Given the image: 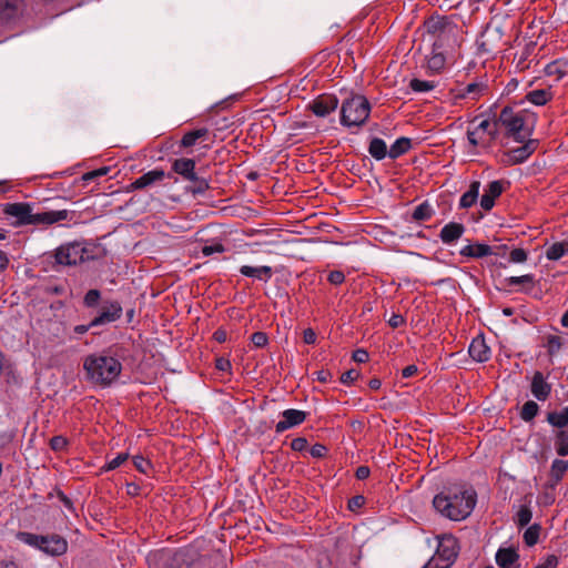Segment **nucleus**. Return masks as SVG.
Wrapping results in <instances>:
<instances>
[{
  "label": "nucleus",
  "instance_id": "6e6d98bb",
  "mask_svg": "<svg viewBox=\"0 0 568 568\" xmlns=\"http://www.w3.org/2000/svg\"><path fill=\"white\" fill-rule=\"evenodd\" d=\"M225 251V247L221 243H215L213 245H204L202 247V254L204 256H210L213 253H223Z\"/></svg>",
  "mask_w": 568,
  "mask_h": 568
},
{
  "label": "nucleus",
  "instance_id": "f03ea898",
  "mask_svg": "<svg viewBox=\"0 0 568 568\" xmlns=\"http://www.w3.org/2000/svg\"><path fill=\"white\" fill-rule=\"evenodd\" d=\"M83 369L89 382L108 387L120 376L122 364L114 356L102 352L88 355L83 361Z\"/></svg>",
  "mask_w": 568,
  "mask_h": 568
},
{
  "label": "nucleus",
  "instance_id": "7c9ffc66",
  "mask_svg": "<svg viewBox=\"0 0 568 568\" xmlns=\"http://www.w3.org/2000/svg\"><path fill=\"white\" fill-rule=\"evenodd\" d=\"M479 189H480V182L479 181H473L469 185L468 191H466L459 200V207L460 209H469L478 200L479 195Z\"/></svg>",
  "mask_w": 568,
  "mask_h": 568
},
{
  "label": "nucleus",
  "instance_id": "1a4fd4ad",
  "mask_svg": "<svg viewBox=\"0 0 568 568\" xmlns=\"http://www.w3.org/2000/svg\"><path fill=\"white\" fill-rule=\"evenodd\" d=\"M122 306L118 301L105 302L99 314L91 321V326H101L121 318Z\"/></svg>",
  "mask_w": 568,
  "mask_h": 568
},
{
  "label": "nucleus",
  "instance_id": "ea45409f",
  "mask_svg": "<svg viewBox=\"0 0 568 568\" xmlns=\"http://www.w3.org/2000/svg\"><path fill=\"white\" fill-rule=\"evenodd\" d=\"M538 412V404L534 400H527L521 407L520 418L527 423L531 422L537 416Z\"/></svg>",
  "mask_w": 568,
  "mask_h": 568
},
{
  "label": "nucleus",
  "instance_id": "680f3d73",
  "mask_svg": "<svg viewBox=\"0 0 568 568\" xmlns=\"http://www.w3.org/2000/svg\"><path fill=\"white\" fill-rule=\"evenodd\" d=\"M307 447V439L304 437H296L291 442V448L295 452H303Z\"/></svg>",
  "mask_w": 568,
  "mask_h": 568
},
{
  "label": "nucleus",
  "instance_id": "de8ad7c7",
  "mask_svg": "<svg viewBox=\"0 0 568 568\" xmlns=\"http://www.w3.org/2000/svg\"><path fill=\"white\" fill-rule=\"evenodd\" d=\"M109 172H110V168L109 166H102L100 169H97V170H93V171L84 173L81 176V180L83 181V183H88V182L93 181V180H95L98 178L106 175Z\"/></svg>",
  "mask_w": 568,
  "mask_h": 568
},
{
  "label": "nucleus",
  "instance_id": "f704fd0d",
  "mask_svg": "<svg viewBox=\"0 0 568 568\" xmlns=\"http://www.w3.org/2000/svg\"><path fill=\"white\" fill-rule=\"evenodd\" d=\"M412 148V141L409 138L402 136L397 139L389 148L388 156L393 160L407 153Z\"/></svg>",
  "mask_w": 568,
  "mask_h": 568
},
{
  "label": "nucleus",
  "instance_id": "7ed1b4c3",
  "mask_svg": "<svg viewBox=\"0 0 568 568\" xmlns=\"http://www.w3.org/2000/svg\"><path fill=\"white\" fill-rule=\"evenodd\" d=\"M371 113V104L368 100L361 94L352 95L346 99L341 108V123L344 126L363 125Z\"/></svg>",
  "mask_w": 568,
  "mask_h": 568
},
{
  "label": "nucleus",
  "instance_id": "bf43d9fd",
  "mask_svg": "<svg viewBox=\"0 0 568 568\" xmlns=\"http://www.w3.org/2000/svg\"><path fill=\"white\" fill-rule=\"evenodd\" d=\"M359 376V372L356 371V369H349V371H346L342 374L341 376V382L343 384H352L353 382H355Z\"/></svg>",
  "mask_w": 568,
  "mask_h": 568
},
{
  "label": "nucleus",
  "instance_id": "aec40b11",
  "mask_svg": "<svg viewBox=\"0 0 568 568\" xmlns=\"http://www.w3.org/2000/svg\"><path fill=\"white\" fill-rule=\"evenodd\" d=\"M164 178H165V172L163 170L155 169V170L149 171V172L144 173L143 175H141L140 178H138L135 181H133L130 184L129 190L133 191V190L145 189L156 182L162 181Z\"/></svg>",
  "mask_w": 568,
  "mask_h": 568
},
{
  "label": "nucleus",
  "instance_id": "ddd939ff",
  "mask_svg": "<svg viewBox=\"0 0 568 568\" xmlns=\"http://www.w3.org/2000/svg\"><path fill=\"white\" fill-rule=\"evenodd\" d=\"M338 99L335 95L323 94L310 103V110L317 116L324 118L336 110Z\"/></svg>",
  "mask_w": 568,
  "mask_h": 568
},
{
  "label": "nucleus",
  "instance_id": "9b49d317",
  "mask_svg": "<svg viewBox=\"0 0 568 568\" xmlns=\"http://www.w3.org/2000/svg\"><path fill=\"white\" fill-rule=\"evenodd\" d=\"M509 182L496 180L491 181L484 189V194L480 197V206L484 211L489 212L494 205L495 200L498 199L503 192L505 191V185H508Z\"/></svg>",
  "mask_w": 568,
  "mask_h": 568
},
{
  "label": "nucleus",
  "instance_id": "a878e982",
  "mask_svg": "<svg viewBox=\"0 0 568 568\" xmlns=\"http://www.w3.org/2000/svg\"><path fill=\"white\" fill-rule=\"evenodd\" d=\"M493 253H497L496 248L483 243L469 244L460 250V255L474 258L488 256Z\"/></svg>",
  "mask_w": 568,
  "mask_h": 568
},
{
  "label": "nucleus",
  "instance_id": "e433bc0d",
  "mask_svg": "<svg viewBox=\"0 0 568 568\" xmlns=\"http://www.w3.org/2000/svg\"><path fill=\"white\" fill-rule=\"evenodd\" d=\"M568 254V241L556 242L546 251V257L549 261H558Z\"/></svg>",
  "mask_w": 568,
  "mask_h": 568
},
{
  "label": "nucleus",
  "instance_id": "5fc2aeb1",
  "mask_svg": "<svg viewBox=\"0 0 568 568\" xmlns=\"http://www.w3.org/2000/svg\"><path fill=\"white\" fill-rule=\"evenodd\" d=\"M450 566L443 561L437 555L434 556L422 568H449Z\"/></svg>",
  "mask_w": 568,
  "mask_h": 568
},
{
  "label": "nucleus",
  "instance_id": "e2e57ef3",
  "mask_svg": "<svg viewBox=\"0 0 568 568\" xmlns=\"http://www.w3.org/2000/svg\"><path fill=\"white\" fill-rule=\"evenodd\" d=\"M327 448L322 444H315L311 447L310 454L315 458H322L326 455Z\"/></svg>",
  "mask_w": 568,
  "mask_h": 568
},
{
  "label": "nucleus",
  "instance_id": "a18cd8bd",
  "mask_svg": "<svg viewBox=\"0 0 568 568\" xmlns=\"http://www.w3.org/2000/svg\"><path fill=\"white\" fill-rule=\"evenodd\" d=\"M50 448L53 450V452H57V453H60V452H63L67 449L68 445H69V440L68 438H65L64 436L62 435H58V436H53L51 439H50Z\"/></svg>",
  "mask_w": 568,
  "mask_h": 568
},
{
  "label": "nucleus",
  "instance_id": "393cba45",
  "mask_svg": "<svg viewBox=\"0 0 568 568\" xmlns=\"http://www.w3.org/2000/svg\"><path fill=\"white\" fill-rule=\"evenodd\" d=\"M445 47L436 48L435 44L432 45V52L427 57L426 67L429 71L434 73H439L446 64V57L444 52Z\"/></svg>",
  "mask_w": 568,
  "mask_h": 568
},
{
  "label": "nucleus",
  "instance_id": "58836bf2",
  "mask_svg": "<svg viewBox=\"0 0 568 568\" xmlns=\"http://www.w3.org/2000/svg\"><path fill=\"white\" fill-rule=\"evenodd\" d=\"M433 215L434 210L427 201L417 205L413 212V219L415 221H428Z\"/></svg>",
  "mask_w": 568,
  "mask_h": 568
},
{
  "label": "nucleus",
  "instance_id": "412c9836",
  "mask_svg": "<svg viewBox=\"0 0 568 568\" xmlns=\"http://www.w3.org/2000/svg\"><path fill=\"white\" fill-rule=\"evenodd\" d=\"M464 232L465 226L462 223L450 222L440 230L439 237L443 243L452 245L463 236Z\"/></svg>",
  "mask_w": 568,
  "mask_h": 568
},
{
  "label": "nucleus",
  "instance_id": "37998d69",
  "mask_svg": "<svg viewBox=\"0 0 568 568\" xmlns=\"http://www.w3.org/2000/svg\"><path fill=\"white\" fill-rule=\"evenodd\" d=\"M409 88L414 92H428L435 88V83L433 81H425L419 79H412L409 82Z\"/></svg>",
  "mask_w": 568,
  "mask_h": 568
},
{
  "label": "nucleus",
  "instance_id": "b1692460",
  "mask_svg": "<svg viewBox=\"0 0 568 568\" xmlns=\"http://www.w3.org/2000/svg\"><path fill=\"white\" fill-rule=\"evenodd\" d=\"M537 144V140L529 139L524 145L510 150L509 156L513 163L525 162L535 152Z\"/></svg>",
  "mask_w": 568,
  "mask_h": 568
},
{
  "label": "nucleus",
  "instance_id": "f257e3e1",
  "mask_svg": "<svg viewBox=\"0 0 568 568\" xmlns=\"http://www.w3.org/2000/svg\"><path fill=\"white\" fill-rule=\"evenodd\" d=\"M477 494L473 488H449L435 495L433 507L443 517L459 521L466 519L474 510Z\"/></svg>",
  "mask_w": 568,
  "mask_h": 568
},
{
  "label": "nucleus",
  "instance_id": "39448f33",
  "mask_svg": "<svg viewBox=\"0 0 568 568\" xmlns=\"http://www.w3.org/2000/svg\"><path fill=\"white\" fill-rule=\"evenodd\" d=\"M500 125L505 128L506 135L517 142H525L530 131L525 129V118L521 113L515 112L510 106H505L498 116Z\"/></svg>",
  "mask_w": 568,
  "mask_h": 568
},
{
  "label": "nucleus",
  "instance_id": "bb28decb",
  "mask_svg": "<svg viewBox=\"0 0 568 568\" xmlns=\"http://www.w3.org/2000/svg\"><path fill=\"white\" fill-rule=\"evenodd\" d=\"M190 184L185 187L186 192L196 195L204 194L210 189V181L203 176L197 175L196 171L192 178L185 180Z\"/></svg>",
  "mask_w": 568,
  "mask_h": 568
},
{
  "label": "nucleus",
  "instance_id": "c9c22d12",
  "mask_svg": "<svg viewBox=\"0 0 568 568\" xmlns=\"http://www.w3.org/2000/svg\"><path fill=\"white\" fill-rule=\"evenodd\" d=\"M369 154L377 161H381L388 155L387 145L385 141L381 138H373L369 146H368Z\"/></svg>",
  "mask_w": 568,
  "mask_h": 568
},
{
  "label": "nucleus",
  "instance_id": "9d476101",
  "mask_svg": "<svg viewBox=\"0 0 568 568\" xmlns=\"http://www.w3.org/2000/svg\"><path fill=\"white\" fill-rule=\"evenodd\" d=\"M435 555L442 558L447 565L452 566L458 555L457 539L452 535L443 536L438 541Z\"/></svg>",
  "mask_w": 568,
  "mask_h": 568
},
{
  "label": "nucleus",
  "instance_id": "20e7f679",
  "mask_svg": "<svg viewBox=\"0 0 568 568\" xmlns=\"http://www.w3.org/2000/svg\"><path fill=\"white\" fill-rule=\"evenodd\" d=\"M17 538L34 548H38L50 556H62L68 550V541L59 535H36L32 532L20 531Z\"/></svg>",
  "mask_w": 568,
  "mask_h": 568
},
{
  "label": "nucleus",
  "instance_id": "0eeeda50",
  "mask_svg": "<svg viewBox=\"0 0 568 568\" xmlns=\"http://www.w3.org/2000/svg\"><path fill=\"white\" fill-rule=\"evenodd\" d=\"M3 213L14 217V225L17 226L36 224V213L32 212V205L30 203H7L3 206Z\"/></svg>",
  "mask_w": 568,
  "mask_h": 568
},
{
  "label": "nucleus",
  "instance_id": "69168bd1",
  "mask_svg": "<svg viewBox=\"0 0 568 568\" xmlns=\"http://www.w3.org/2000/svg\"><path fill=\"white\" fill-rule=\"evenodd\" d=\"M500 125V122L498 119L494 122H491V128L487 131V140H489V144L496 140L498 136V126Z\"/></svg>",
  "mask_w": 568,
  "mask_h": 568
},
{
  "label": "nucleus",
  "instance_id": "dca6fc26",
  "mask_svg": "<svg viewBox=\"0 0 568 568\" xmlns=\"http://www.w3.org/2000/svg\"><path fill=\"white\" fill-rule=\"evenodd\" d=\"M196 171V162L191 158H176L171 161V172L168 178H172L171 173L179 175L183 181L192 178Z\"/></svg>",
  "mask_w": 568,
  "mask_h": 568
},
{
  "label": "nucleus",
  "instance_id": "cd10ccee",
  "mask_svg": "<svg viewBox=\"0 0 568 568\" xmlns=\"http://www.w3.org/2000/svg\"><path fill=\"white\" fill-rule=\"evenodd\" d=\"M209 134L210 131L206 128H200L196 130L189 131L182 136L180 141V146L185 149L191 148L196 143L204 141L209 136Z\"/></svg>",
  "mask_w": 568,
  "mask_h": 568
},
{
  "label": "nucleus",
  "instance_id": "a211bd4d",
  "mask_svg": "<svg viewBox=\"0 0 568 568\" xmlns=\"http://www.w3.org/2000/svg\"><path fill=\"white\" fill-rule=\"evenodd\" d=\"M491 128V122L489 120H483L474 130L467 131V138L470 145L474 148L489 146V140H487V131Z\"/></svg>",
  "mask_w": 568,
  "mask_h": 568
},
{
  "label": "nucleus",
  "instance_id": "2eb2a0df",
  "mask_svg": "<svg viewBox=\"0 0 568 568\" xmlns=\"http://www.w3.org/2000/svg\"><path fill=\"white\" fill-rule=\"evenodd\" d=\"M551 389V384L546 381L544 374L540 371H536L530 383L532 396L540 402H545L550 396Z\"/></svg>",
  "mask_w": 568,
  "mask_h": 568
},
{
  "label": "nucleus",
  "instance_id": "864d4df0",
  "mask_svg": "<svg viewBox=\"0 0 568 568\" xmlns=\"http://www.w3.org/2000/svg\"><path fill=\"white\" fill-rule=\"evenodd\" d=\"M485 90V85L483 83H469L465 88V94L473 95V99H476Z\"/></svg>",
  "mask_w": 568,
  "mask_h": 568
},
{
  "label": "nucleus",
  "instance_id": "5701e85b",
  "mask_svg": "<svg viewBox=\"0 0 568 568\" xmlns=\"http://www.w3.org/2000/svg\"><path fill=\"white\" fill-rule=\"evenodd\" d=\"M519 555L514 548H499L496 562L500 568H518Z\"/></svg>",
  "mask_w": 568,
  "mask_h": 568
},
{
  "label": "nucleus",
  "instance_id": "338daca9",
  "mask_svg": "<svg viewBox=\"0 0 568 568\" xmlns=\"http://www.w3.org/2000/svg\"><path fill=\"white\" fill-rule=\"evenodd\" d=\"M316 375V379L321 383H328L332 381L333 375L327 369H321L314 373Z\"/></svg>",
  "mask_w": 568,
  "mask_h": 568
},
{
  "label": "nucleus",
  "instance_id": "774afa93",
  "mask_svg": "<svg viewBox=\"0 0 568 568\" xmlns=\"http://www.w3.org/2000/svg\"><path fill=\"white\" fill-rule=\"evenodd\" d=\"M388 324L392 328H397L405 324V318L400 314H393L388 320Z\"/></svg>",
  "mask_w": 568,
  "mask_h": 568
},
{
  "label": "nucleus",
  "instance_id": "423d86ee",
  "mask_svg": "<svg viewBox=\"0 0 568 568\" xmlns=\"http://www.w3.org/2000/svg\"><path fill=\"white\" fill-rule=\"evenodd\" d=\"M426 32L434 38L436 48L445 47L448 38L454 34L456 26L446 17L432 16L424 22Z\"/></svg>",
  "mask_w": 568,
  "mask_h": 568
},
{
  "label": "nucleus",
  "instance_id": "603ef678",
  "mask_svg": "<svg viewBox=\"0 0 568 568\" xmlns=\"http://www.w3.org/2000/svg\"><path fill=\"white\" fill-rule=\"evenodd\" d=\"M251 342L254 344V346L262 348L266 346L268 337L264 332H255L251 336Z\"/></svg>",
  "mask_w": 568,
  "mask_h": 568
},
{
  "label": "nucleus",
  "instance_id": "c756f323",
  "mask_svg": "<svg viewBox=\"0 0 568 568\" xmlns=\"http://www.w3.org/2000/svg\"><path fill=\"white\" fill-rule=\"evenodd\" d=\"M554 92L550 87L546 89H535L526 94V100L535 105H545L552 100Z\"/></svg>",
  "mask_w": 568,
  "mask_h": 568
},
{
  "label": "nucleus",
  "instance_id": "6ab92c4d",
  "mask_svg": "<svg viewBox=\"0 0 568 568\" xmlns=\"http://www.w3.org/2000/svg\"><path fill=\"white\" fill-rule=\"evenodd\" d=\"M468 353L469 356L478 363H485L489 361L491 356L490 348L483 336H477L471 341Z\"/></svg>",
  "mask_w": 568,
  "mask_h": 568
},
{
  "label": "nucleus",
  "instance_id": "4c0bfd02",
  "mask_svg": "<svg viewBox=\"0 0 568 568\" xmlns=\"http://www.w3.org/2000/svg\"><path fill=\"white\" fill-rule=\"evenodd\" d=\"M506 283L508 286L523 285L524 286L523 290L525 292H529L535 284V277L532 274H525L521 276H510V277L506 278Z\"/></svg>",
  "mask_w": 568,
  "mask_h": 568
},
{
  "label": "nucleus",
  "instance_id": "473e14b6",
  "mask_svg": "<svg viewBox=\"0 0 568 568\" xmlns=\"http://www.w3.org/2000/svg\"><path fill=\"white\" fill-rule=\"evenodd\" d=\"M554 446L558 456H568V428L557 429L554 433Z\"/></svg>",
  "mask_w": 568,
  "mask_h": 568
},
{
  "label": "nucleus",
  "instance_id": "4d7b16f0",
  "mask_svg": "<svg viewBox=\"0 0 568 568\" xmlns=\"http://www.w3.org/2000/svg\"><path fill=\"white\" fill-rule=\"evenodd\" d=\"M559 560L556 555H548L541 564L535 566L534 568H557Z\"/></svg>",
  "mask_w": 568,
  "mask_h": 568
},
{
  "label": "nucleus",
  "instance_id": "72a5a7b5",
  "mask_svg": "<svg viewBox=\"0 0 568 568\" xmlns=\"http://www.w3.org/2000/svg\"><path fill=\"white\" fill-rule=\"evenodd\" d=\"M545 73L548 77H555L556 80H560L562 77L568 74V61L555 60L548 63L545 68Z\"/></svg>",
  "mask_w": 568,
  "mask_h": 568
},
{
  "label": "nucleus",
  "instance_id": "a19ab883",
  "mask_svg": "<svg viewBox=\"0 0 568 568\" xmlns=\"http://www.w3.org/2000/svg\"><path fill=\"white\" fill-rule=\"evenodd\" d=\"M540 529L541 527L538 524L528 527L523 536L524 542L529 547L535 546L538 542Z\"/></svg>",
  "mask_w": 568,
  "mask_h": 568
},
{
  "label": "nucleus",
  "instance_id": "0e129e2a",
  "mask_svg": "<svg viewBox=\"0 0 568 568\" xmlns=\"http://www.w3.org/2000/svg\"><path fill=\"white\" fill-rule=\"evenodd\" d=\"M368 353L366 349L364 348H358L356 349L353 355H352V358L356 362V363H366L368 361Z\"/></svg>",
  "mask_w": 568,
  "mask_h": 568
},
{
  "label": "nucleus",
  "instance_id": "f8f14e48",
  "mask_svg": "<svg viewBox=\"0 0 568 568\" xmlns=\"http://www.w3.org/2000/svg\"><path fill=\"white\" fill-rule=\"evenodd\" d=\"M75 216V212L68 210H55L36 213L34 225H53L64 221H72Z\"/></svg>",
  "mask_w": 568,
  "mask_h": 568
},
{
  "label": "nucleus",
  "instance_id": "79ce46f5",
  "mask_svg": "<svg viewBox=\"0 0 568 568\" xmlns=\"http://www.w3.org/2000/svg\"><path fill=\"white\" fill-rule=\"evenodd\" d=\"M531 517H532V513H531L529 506L523 505L516 514L515 521L518 527H525L530 523Z\"/></svg>",
  "mask_w": 568,
  "mask_h": 568
},
{
  "label": "nucleus",
  "instance_id": "c85d7f7f",
  "mask_svg": "<svg viewBox=\"0 0 568 568\" xmlns=\"http://www.w3.org/2000/svg\"><path fill=\"white\" fill-rule=\"evenodd\" d=\"M547 423L556 429L568 428V406L560 410L549 412L546 416Z\"/></svg>",
  "mask_w": 568,
  "mask_h": 568
},
{
  "label": "nucleus",
  "instance_id": "6e6552de",
  "mask_svg": "<svg viewBox=\"0 0 568 568\" xmlns=\"http://www.w3.org/2000/svg\"><path fill=\"white\" fill-rule=\"evenodd\" d=\"M84 248L79 243H68L61 245L55 251V261L61 265H75L83 261Z\"/></svg>",
  "mask_w": 568,
  "mask_h": 568
},
{
  "label": "nucleus",
  "instance_id": "49530a36",
  "mask_svg": "<svg viewBox=\"0 0 568 568\" xmlns=\"http://www.w3.org/2000/svg\"><path fill=\"white\" fill-rule=\"evenodd\" d=\"M528 260V253L526 250L517 247L509 252V262L514 264H521Z\"/></svg>",
  "mask_w": 568,
  "mask_h": 568
},
{
  "label": "nucleus",
  "instance_id": "f3484780",
  "mask_svg": "<svg viewBox=\"0 0 568 568\" xmlns=\"http://www.w3.org/2000/svg\"><path fill=\"white\" fill-rule=\"evenodd\" d=\"M23 0H0V24L16 20L21 12Z\"/></svg>",
  "mask_w": 568,
  "mask_h": 568
},
{
  "label": "nucleus",
  "instance_id": "13d9d810",
  "mask_svg": "<svg viewBox=\"0 0 568 568\" xmlns=\"http://www.w3.org/2000/svg\"><path fill=\"white\" fill-rule=\"evenodd\" d=\"M327 281L333 285H341L345 281V275L342 271H332L328 274Z\"/></svg>",
  "mask_w": 568,
  "mask_h": 568
},
{
  "label": "nucleus",
  "instance_id": "8fccbe9b",
  "mask_svg": "<svg viewBox=\"0 0 568 568\" xmlns=\"http://www.w3.org/2000/svg\"><path fill=\"white\" fill-rule=\"evenodd\" d=\"M133 464H134L135 468L140 473H143V474H149V471L152 468V465H151L150 460L145 459L142 456H134L133 457Z\"/></svg>",
  "mask_w": 568,
  "mask_h": 568
},
{
  "label": "nucleus",
  "instance_id": "4468645a",
  "mask_svg": "<svg viewBox=\"0 0 568 568\" xmlns=\"http://www.w3.org/2000/svg\"><path fill=\"white\" fill-rule=\"evenodd\" d=\"M307 413L300 409H286L282 413V419L275 425L276 433H283L305 422Z\"/></svg>",
  "mask_w": 568,
  "mask_h": 568
},
{
  "label": "nucleus",
  "instance_id": "3c124183",
  "mask_svg": "<svg viewBox=\"0 0 568 568\" xmlns=\"http://www.w3.org/2000/svg\"><path fill=\"white\" fill-rule=\"evenodd\" d=\"M128 458H129V454L121 453L116 457H114L113 459L108 462L105 469L113 470V469L120 467Z\"/></svg>",
  "mask_w": 568,
  "mask_h": 568
},
{
  "label": "nucleus",
  "instance_id": "c03bdc74",
  "mask_svg": "<svg viewBox=\"0 0 568 568\" xmlns=\"http://www.w3.org/2000/svg\"><path fill=\"white\" fill-rule=\"evenodd\" d=\"M562 346L561 337L557 335H549L547 336V343L546 347L548 351L549 356H554L557 354Z\"/></svg>",
  "mask_w": 568,
  "mask_h": 568
},
{
  "label": "nucleus",
  "instance_id": "052dcab7",
  "mask_svg": "<svg viewBox=\"0 0 568 568\" xmlns=\"http://www.w3.org/2000/svg\"><path fill=\"white\" fill-rule=\"evenodd\" d=\"M365 505V497L362 496V495H357V496H354L352 497L349 500H348V508L354 511L356 509H359L361 507H363Z\"/></svg>",
  "mask_w": 568,
  "mask_h": 568
},
{
  "label": "nucleus",
  "instance_id": "4be33fe9",
  "mask_svg": "<svg viewBox=\"0 0 568 568\" xmlns=\"http://www.w3.org/2000/svg\"><path fill=\"white\" fill-rule=\"evenodd\" d=\"M240 273L246 277H252L262 282L267 283L273 276V270L271 266H250L243 265L240 267Z\"/></svg>",
  "mask_w": 568,
  "mask_h": 568
},
{
  "label": "nucleus",
  "instance_id": "09e8293b",
  "mask_svg": "<svg viewBox=\"0 0 568 568\" xmlns=\"http://www.w3.org/2000/svg\"><path fill=\"white\" fill-rule=\"evenodd\" d=\"M101 298V293L99 290H89L83 298V304L87 307H94L98 305L99 301Z\"/></svg>",
  "mask_w": 568,
  "mask_h": 568
},
{
  "label": "nucleus",
  "instance_id": "2f4dec72",
  "mask_svg": "<svg viewBox=\"0 0 568 568\" xmlns=\"http://www.w3.org/2000/svg\"><path fill=\"white\" fill-rule=\"evenodd\" d=\"M567 470H568V460L555 459L552 462L550 471H549L551 487L558 485L562 480Z\"/></svg>",
  "mask_w": 568,
  "mask_h": 568
}]
</instances>
